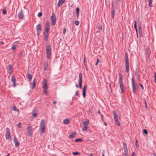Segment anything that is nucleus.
<instances>
[{"instance_id": "obj_1", "label": "nucleus", "mask_w": 156, "mask_h": 156, "mask_svg": "<svg viewBox=\"0 0 156 156\" xmlns=\"http://www.w3.org/2000/svg\"><path fill=\"white\" fill-rule=\"evenodd\" d=\"M45 127V124L44 120V119H42L41 121L40 126V128L41 130L40 135H42L44 133Z\"/></svg>"}, {"instance_id": "obj_2", "label": "nucleus", "mask_w": 156, "mask_h": 156, "mask_svg": "<svg viewBox=\"0 0 156 156\" xmlns=\"http://www.w3.org/2000/svg\"><path fill=\"white\" fill-rule=\"evenodd\" d=\"M125 67L126 72L129 73V63L128 55L127 53H125Z\"/></svg>"}, {"instance_id": "obj_3", "label": "nucleus", "mask_w": 156, "mask_h": 156, "mask_svg": "<svg viewBox=\"0 0 156 156\" xmlns=\"http://www.w3.org/2000/svg\"><path fill=\"white\" fill-rule=\"evenodd\" d=\"M46 53L47 58L50 59L51 55V48L50 45H47L46 47Z\"/></svg>"}, {"instance_id": "obj_4", "label": "nucleus", "mask_w": 156, "mask_h": 156, "mask_svg": "<svg viewBox=\"0 0 156 156\" xmlns=\"http://www.w3.org/2000/svg\"><path fill=\"white\" fill-rule=\"evenodd\" d=\"M114 117L115 119V121L116 124L119 126H120V123L119 121L118 120V116L117 114L115 113V111H113Z\"/></svg>"}, {"instance_id": "obj_5", "label": "nucleus", "mask_w": 156, "mask_h": 156, "mask_svg": "<svg viewBox=\"0 0 156 156\" xmlns=\"http://www.w3.org/2000/svg\"><path fill=\"white\" fill-rule=\"evenodd\" d=\"M51 19V25L53 26L55 25L56 23V18L55 14L54 13H52Z\"/></svg>"}, {"instance_id": "obj_6", "label": "nucleus", "mask_w": 156, "mask_h": 156, "mask_svg": "<svg viewBox=\"0 0 156 156\" xmlns=\"http://www.w3.org/2000/svg\"><path fill=\"white\" fill-rule=\"evenodd\" d=\"M79 80L78 83L79 85V87L80 88H82V74L81 73H79Z\"/></svg>"}, {"instance_id": "obj_7", "label": "nucleus", "mask_w": 156, "mask_h": 156, "mask_svg": "<svg viewBox=\"0 0 156 156\" xmlns=\"http://www.w3.org/2000/svg\"><path fill=\"white\" fill-rule=\"evenodd\" d=\"M19 43L18 41H16L14 42L12 44L11 49L14 52H15L17 48V47L18 46Z\"/></svg>"}, {"instance_id": "obj_8", "label": "nucleus", "mask_w": 156, "mask_h": 156, "mask_svg": "<svg viewBox=\"0 0 156 156\" xmlns=\"http://www.w3.org/2000/svg\"><path fill=\"white\" fill-rule=\"evenodd\" d=\"M36 29L37 31V34L38 35L41 33V24H38L36 26Z\"/></svg>"}, {"instance_id": "obj_9", "label": "nucleus", "mask_w": 156, "mask_h": 156, "mask_svg": "<svg viewBox=\"0 0 156 156\" xmlns=\"http://www.w3.org/2000/svg\"><path fill=\"white\" fill-rule=\"evenodd\" d=\"M32 128L31 126H29L27 127V132L28 134V136H32Z\"/></svg>"}, {"instance_id": "obj_10", "label": "nucleus", "mask_w": 156, "mask_h": 156, "mask_svg": "<svg viewBox=\"0 0 156 156\" xmlns=\"http://www.w3.org/2000/svg\"><path fill=\"white\" fill-rule=\"evenodd\" d=\"M18 17L20 19H22L24 17V15L23 14V11L21 9L19 12L18 15Z\"/></svg>"}, {"instance_id": "obj_11", "label": "nucleus", "mask_w": 156, "mask_h": 156, "mask_svg": "<svg viewBox=\"0 0 156 156\" xmlns=\"http://www.w3.org/2000/svg\"><path fill=\"white\" fill-rule=\"evenodd\" d=\"M132 84L133 92L134 94H135L136 93V87H135V84L134 82V79L133 77L132 78Z\"/></svg>"}, {"instance_id": "obj_12", "label": "nucleus", "mask_w": 156, "mask_h": 156, "mask_svg": "<svg viewBox=\"0 0 156 156\" xmlns=\"http://www.w3.org/2000/svg\"><path fill=\"white\" fill-rule=\"evenodd\" d=\"M13 141L15 144V146L16 147H18L20 145V143L19 141H18L17 138L16 136H15L13 139Z\"/></svg>"}, {"instance_id": "obj_13", "label": "nucleus", "mask_w": 156, "mask_h": 156, "mask_svg": "<svg viewBox=\"0 0 156 156\" xmlns=\"http://www.w3.org/2000/svg\"><path fill=\"white\" fill-rule=\"evenodd\" d=\"M120 85V87L121 90V92L122 93H124V87L123 82L119 83Z\"/></svg>"}, {"instance_id": "obj_14", "label": "nucleus", "mask_w": 156, "mask_h": 156, "mask_svg": "<svg viewBox=\"0 0 156 156\" xmlns=\"http://www.w3.org/2000/svg\"><path fill=\"white\" fill-rule=\"evenodd\" d=\"M8 70L9 73H12L13 72L12 66V65L9 64L8 67Z\"/></svg>"}, {"instance_id": "obj_15", "label": "nucleus", "mask_w": 156, "mask_h": 156, "mask_svg": "<svg viewBox=\"0 0 156 156\" xmlns=\"http://www.w3.org/2000/svg\"><path fill=\"white\" fill-rule=\"evenodd\" d=\"M86 85L84 87L83 90V97L85 98L86 96Z\"/></svg>"}, {"instance_id": "obj_16", "label": "nucleus", "mask_w": 156, "mask_h": 156, "mask_svg": "<svg viewBox=\"0 0 156 156\" xmlns=\"http://www.w3.org/2000/svg\"><path fill=\"white\" fill-rule=\"evenodd\" d=\"M44 39L46 41H47L49 37V34L44 33Z\"/></svg>"}, {"instance_id": "obj_17", "label": "nucleus", "mask_w": 156, "mask_h": 156, "mask_svg": "<svg viewBox=\"0 0 156 156\" xmlns=\"http://www.w3.org/2000/svg\"><path fill=\"white\" fill-rule=\"evenodd\" d=\"M138 31H139V34L140 36V37L142 36V30L141 28V26H139L138 27Z\"/></svg>"}, {"instance_id": "obj_18", "label": "nucleus", "mask_w": 156, "mask_h": 156, "mask_svg": "<svg viewBox=\"0 0 156 156\" xmlns=\"http://www.w3.org/2000/svg\"><path fill=\"white\" fill-rule=\"evenodd\" d=\"M47 80L46 79H44L43 80L42 83V87H47Z\"/></svg>"}, {"instance_id": "obj_19", "label": "nucleus", "mask_w": 156, "mask_h": 156, "mask_svg": "<svg viewBox=\"0 0 156 156\" xmlns=\"http://www.w3.org/2000/svg\"><path fill=\"white\" fill-rule=\"evenodd\" d=\"M42 87L43 89V92L45 94L47 95L48 94L47 90L48 89V87L47 86L46 87Z\"/></svg>"}, {"instance_id": "obj_20", "label": "nucleus", "mask_w": 156, "mask_h": 156, "mask_svg": "<svg viewBox=\"0 0 156 156\" xmlns=\"http://www.w3.org/2000/svg\"><path fill=\"white\" fill-rule=\"evenodd\" d=\"M48 68V63L47 62H45L44 64V71L47 70Z\"/></svg>"}, {"instance_id": "obj_21", "label": "nucleus", "mask_w": 156, "mask_h": 156, "mask_svg": "<svg viewBox=\"0 0 156 156\" xmlns=\"http://www.w3.org/2000/svg\"><path fill=\"white\" fill-rule=\"evenodd\" d=\"M65 1H58V4L57 6L58 7H59L61 5L63 4L65 2Z\"/></svg>"}, {"instance_id": "obj_22", "label": "nucleus", "mask_w": 156, "mask_h": 156, "mask_svg": "<svg viewBox=\"0 0 156 156\" xmlns=\"http://www.w3.org/2000/svg\"><path fill=\"white\" fill-rule=\"evenodd\" d=\"M76 134L75 132L74 133H71L69 136V137L70 139L74 138L76 136Z\"/></svg>"}, {"instance_id": "obj_23", "label": "nucleus", "mask_w": 156, "mask_h": 156, "mask_svg": "<svg viewBox=\"0 0 156 156\" xmlns=\"http://www.w3.org/2000/svg\"><path fill=\"white\" fill-rule=\"evenodd\" d=\"M119 83L123 82V79L122 78V76L120 73H119Z\"/></svg>"}, {"instance_id": "obj_24", "label": "nucleus", "mask_w": 156, "mask_h": 156, "mask_svg": "<svg viewBox=\"0 0 156 156\" xmlns=\"http://www.w3.org/2000/svg\"><path fill=\"white\" fill-rule=\"evenodd\" d=\"M32 75L30 74H28L27 78L28 79L29 81H30L32 79Z\"/></svg>"}, {"instance_id": "obj_25", "label": "nucleus", "mask_w": 156, "mask_h": 156, "mask_svg": "<svg viewBox=\"0 0 156 156\" xmlns=\"http://www.w3.org/2000/svg\"><path fill=\"white\" fill-rule=\"evenodd\" d=\"M5 137L6 139H11V136L10 135V133H6L5 135Z\"/></svg>"}, {"instance_id": "obj_26", "label": "nucleus", "mask_w": 156, "mask_h": 156, "mask_svg": "<svg viewBox=\"0 0 156 156\" xmlns=\"http://www.w3.org/2000/svg\"><path fill=\"white\" fill-rule=\"evenodd\" d=\"M69 122V121L68 119H65L63 121V123L65 124H67Z\"/></svg>"}, {"instance_id": "obj_27", "label": "nucleus", "mask_w": 156, "mask_h": 156, "mask_svg": "<svg viewBox=\"0 0 156 156\" xmlns=\"http://www.w3.org/2000/svg\"><path fill=\"white\" fill-rule=\"evenodd\" d=\"M50 30L49 28H45L44 32L43 33L48 34V32Z\"/></svg>"}, {"instance_id": "obj_28", "label": "nucleus", "mask_w": 156, "mask_h": 156, "mask_svg": "<svg viewBox=\"0 0 156 156\" xmlns=\"http://www.w3.org/2000/svg\"><path fill=\"white\" fill-rule=\"evenodd\" d=\"M114 13H115V10L114 9L113 7H112V12L111 13V16L112 17V19H114Z\"/></svg>"}, {"instance_id": "obj_29", "label": "nucleus", "mask_w": 156, "mask_h": 156, "mask_svg": "<svg viewBox=\"0 0 156 156\" xmlns=\"http://www.w3.org/2000/svg\"><path fill=\"white\" fill-rule=\"evenodd\" d=\"M134 28L135 29V30H136V33L137 34V37H138V33H137V28L136 23V21H135V23L134 24Z\"/></svg>"}, {"instance_id": "obj_30", "label": "nucleus", "mask_w": 156, "mask_h": 156, "mask_svg": "<svg viewBox=\"0 0 156 156\" xmlns=\"http://www.w3.org/2000/svg\"><path fill=\"white\" fill-rule=\"evenodd\" d=\"M45 28H50V23L48 21H46Z\"/></svg>"}, {"instance_id": "obj_31", "label": "nucleus", "mask_w": 156, "mask_h": 156, "mask_svg": "<svg viewBox=\"0 0 156 156\" xmlns=\"http://www.w3.org/2000/svg\"><path fill=\"white\" fill-rule=\"evenodd\" d=\"M125 156H128V152L127 149H124Z\"/></svg>"}, {"instance_id": "obj_32", "label": "nucleus", "mask_w": 156, "mask_h": 156, "mask_svg": "<svg viewBox=\"0 0 156 156\" xmlns=\"http://www.w3.org/2000/svg\"><path fill=\"white\" fill-rule=\"evenodd\" d=\"M11 80L12 82H16V79L13 75H12L11 76Z\"/></svg>"}, {"instance_id": "obj_33", "label": "nucleus", "mask_w": 156, "mask_h": 156, "mask_svg": "<svg viewBox=\"0 0 156 156\" xmlns=\"http://www.w3.org/2000/svg\"><path fill=\"white\" fill-rule=\"evenodd\" d=\"M89 123V121L88 120H87L86 121L83 122H82L83 124L85 125V126H86V125H87Z\"/></svg>"}, {"instance_id": "obj_34", "label": "nucleus", "mask_w": 156, "mask_h": 156, "mask_svg": "<svg viewBox=\"0 0 156 156\" xmlns=\"http://www.w3.org/2000/svg\"><path fill=\"white\" fill-rule=\"evenodd\" d=\"M35 79H36L35 78H34L33 79V88H34V87L35 86V85H36Z\"/></svg>"}, {"instance_id": "obj_35", "label": "nucleus", "mask_w": 156, "mask_h": 156, "mask_svg": "<svg viewBox=\"0 0 156 156\" xmlns=\"http://www.w3.org/2000/svg\"><path fill=\"white\" fill-rule=\"evenodd\" d=\"M87 127L86 126H83L82 128V130L83 131H85L87 130Z\"/></svg>"}, {"instance_id": "obj_36", "label": "nucleus", "mask_w": 156, "mask_h": 156, "mask_svg": "<svg viewBox=\"0 0 156 156\" xmlns=\"http://www.w3.org/2000/svg\"><path fill=\"white\" fill-rule=\"evenodd\" d=\"M72 154L73 155H80V153L77 152H73L72 153Z\"/></svg>"}, {"instance_id": "obj_37", "label": "nucleus", "mask_w": 156, "mask_h": 156, "mask_svg": "<svg viewBox=\"0 0 156 156\" xmlns=\"http://www.w3.org/2000/svg\"><path fill=\"white\" fill-rule=\"evenodd\" d=\"M12 110L13 111H16L17 112H19L18 109L16 108V106H14L12 107Z\"/></svg>"}, {"instance_id": "obj_38", "label": "nucleus", "mask_w": 156, "mask_h": 156, "mask_svg": "<svg viewBox=\"0 0 156 156\" xmlns=\"http://www.w3.org/2000/svg\"><path fill=\"white\" fill-rule=\"evenodd\" d=\"M82 141V139H79V138L76 139L75 140V141L76 142H78L79 141Z\"/></svg>"}, {"instance_id": "obj_39", "label": "nucleus", "mask_w": 156, "mask_h": 156, "mask_svg": "<svg viewBox=\"0 0 156 156\" xmlns=\"http://www.w3.org/2000/svg\"><path fill=\"white\" fill-rule=\"evenodd\" d=\"M143 133L145 134L146 135H147L148 134V131H147L146 129H144L143 130Z\"/></svg>"}, {"instance_id": "obj_40", "label": "nucleus", "mask_w": 156, "mask_h": 156, "mask_svg": "<svg viewBox=\"0 0 156 156\" xmlns=\"http://www.w3.org/2000/svg\"><path fill=\"white\" fill-rule=\"evenodd\" d=\"M135 74L136 76L140 75L137 69H136V71L135 72Z\"/></svg>"}, {"instance_id": "obj_41", "label": "nucleus", "mask_w": 156, "mask_h": 156, "mask_svg": "<svg viewBox=\"0 0 156 156\" xmlns=\"http://www.w3.org/2000/svg\"><path fill=\"white\" fill-rule=\"evenodd\" d=\"M6 133H10V130H9V129L8 128H7L6 129Z\"/></svg>"}, {"instance_id": "obj_42", "label": "nucleus", "mask_w": 156, "mask_h": 156, "mask_svg": "<svg viewBox=\"0 0 156 156\" xmlns=\"http://www.w3.org/2000/svg\"><path fill=\"white\" fill-rule=\"evenodd\" d=\"M123 149H127V146L126 144L125 143H123Z\"/></svg>"}, {"instance_id": "obj_43", "label": "nucleus", "mask_w": 156, "mask_h": 156, "mask_svg": "<svg viewBox=\"0 0 156 156\" xmlns=\"http://www.w3.org/2000/svg\"><path fill=\"white\" fill-rule=\"evenodd\" d=\"M135 145L137 149L138 148L139 145L138 143L137 140H136V143H135Z\"/></svg>"}, {"instance_id": "obj_44", "label": "nucleus", "mask_w": 156, "mask_h": 156, "mask_svg": "<svg viewBox=\"0 0 156 156\" xmlns=\"http://www.w3.org/2000/svg\"><path fill=\"white\" fill-rule=\"evenodd\" d=\"M2 13L4 14V15H6V13H7V12H6V9H4L3 10V11H2Z\"/></svg>"}, {"instance_id": "obj_45", "label": "nucleus", "mask_w": 156, "mask_h": 156, "mask_svg": "<svg viewBox=\"0 0 156 156\" xmlns=\"http://www.w3.org/2000/svg\"><path fill=\"white\" fill-rule=\"evenodd\" d=\"M152 1H149V6L150 7H151L152 6Z\"/></svg>"}, {"instance_id": "obj_46", "label": "nucleus", "mask_w": 156, "mask_h": 156, "mask_svg": "<svg viewBox=\"0 0 156 156\" xmlns=\"http://www.w3.org/2000/svg\"><path fill=\"white\" fill-rule=\"evenodd\" d=\"M75 23L76 25H78L79 24V22L77 20H75Z\"/></svg>"}, {"instance_id": "obj_47", "label": "nucleus", "mask_w": 156, "mask_h": 156, "mask_svg": "<svg viewBox=\"0 0 156 156\" xmlns=\"http://www.w3.org/2000/svg\"><path fill=\"white\" fill-rule=\"evenodd\" d=\"M98 30H101L102 29V27L101 26H99L98 27Z\"/></svg>"}, {"instance_id": "obj_48", "label": "nucleus", "mask_w": 156, "mask_h": 156, "mask_svg": "<svg viewBox=\"0 0 156 156\" xmlns=\"http://www.w3.org/2000/svg\"><path fill=\"white\" fill-rule=\"evenodd\" d=\"M42 13L41 12H39L37 14V16L40 17L42 16Z\"/></svg>"}, {"instance_id": "obj_49", "label": "nucleus", "mask_w": 156, "mask_h": 156, "mask_svg": "<svg viewBox=\"0 0 156 156\" xmlns=\"http://www.w3.org/2000/svg\"><path fill=\"white\" fill-rule=\"evenodd\" d=\"M37 114L35 113H34L33 114V115H32V116L34 117V118H35V117H36L37 116Z\"/></svg>"}, {"instance_id": "obj_50", "label": "nucleus", "mask_w": 156, "mask_h": 156, "mask_svg": "<svg viewBox=\"0 0 156 156\" xmlns=\"http://www.w3.org/2000/svg\"><path fill=\"white\" fill-rule=\"evenodd\" d=\"M99 62V58H97V62L95 64L96 66H97V64H98V63Z\"/></svg>"}, {"instance_id": "obj_51", "label": "nucleus", "mask_w": 156, "mask_h": 156, "mask_svg": "<svg viewBox=\"0 0 156 156\" xmlns=\"http://www.w3.org/2000/svg\"><path fill=\"white\" fill-rule=\"evenodd\" d=\"M144 103L145 105V107L146 108H147V104L146 101L144 99Z\"/></svg>"}, {"instance_id": "obj_52", "label": "nucleus", "mask_w": 156, "mask_h": 156, "mask_svg": "<svg viewBox=\"0 0 156 156\" xmlns=\"http://www.w3.org/2000/svg\"><path fill=\"white\" fill-rule=\"evenodd\" d=\"M76 13H79L80 11V9L79 8L77 7L76 9Z\"/></svg>"}, {"instance_id": "obj_53", "label": "nucleus", "mask_w": 156, "mask_h": 156, "mask_svg": "<svg viewBox=\"0 0 156 156\" xmlns=\"http://www.w3.org/2000/svg\"><path fill=\"white\" fill-rule=\"evenodd\" d=\"M66 30L65 28H64L63 30V34L64 35H65L66 34Z\"/></svg>"}, {"instance_id": "obj_54", "label": "nucleus", "mask_w": 156, "mask_h": 156, "mask_svg": "<svg viewBox=\"0 0 156 156\" xmlns=\"http://www.w3.org/2000/svg\"><path fill=\"white\" fill-rule=\"evenodd\" d=\"M136 79L139 80L140 79V75H138L136 76Z\"/></svg>"}, {"instance_id": "obj_55", "label": "nucleus", "mask_w": 156, "mask_h": 156, "mask_svg": "<svg viewBox=\"0 0 156 156\" xmlns=\"http://www.w3.org/2000/svg\"><path fill=\"white\" fill-rule=\"evenodd\" d=\"M18 126L19 128L21 127V123L20 122H19L18 124Z\"/></svg>"}, {"instance_id": "obj_56", "label": "nucleus", "mask_w": 156, "mask_h": 156, "mask_svg": "<svg viewBox=\"0 0 156 156\" xmlns=\"http://www.w3.org/2000/svg\"><path fill=\"white\" fill-rule=\"evenodd\" d=\"M131 156H136V154L134 152H133L132 153Z\"/></svg>"}, {"instance_id": "obj_57", "label": "nucleus", "mask_w": 156, "mask_h": 156, "mask_svg": "<svg viewBox=\"0 0 156 156\" xmlns=\"http://www.w3.org/2000/svg\"><path fill=\"white\" fill-rule=\"evenodd\" d=\"M4 42L2 41H0V45L3 44H4Z\"/></svg>"}, {"instance_id": "obj_58", "label": "nucleus", "mask_w": 156, "mask_h": 156, "mask_svg": "<svg viewBox=\"0 0 156 156\" xmlns=\"http://www.w3.org/2000/svg\"><path fill=\"white\" fill-rule=\"evenodd\" d=\"M75 96H78V91H77L76 92L75 94Z\"/></svg>"}, {"instance_id": "obj_59", "label": "nucleus", "mask_w": 156, "mask_h": 156, "mask_svg": "<svg viewBox=\"0 0 156 156\" xmlns=\"http://www.w3.org/2000/svg\"><path fill=\"white\" fill-rule=\"evenodd\" d=\"M140 86L141 87V88H142V89L143 90L144 89V87H143V85L141 84H140Z\"/></svg>"}, {"instance_id": "obj_60", "label": "nucleus", "mask_w": 156, "mask_h": 156, "mask_svg": "<svg viewBox=\"0 0 156 156\" xmlns=\"http://www.w3.org/2000/svg\"><path fill=\"white\" fill-rule=\"evenodd\" d=\"M16 82H15L14 83V82H12L13 83V87H16Z\"/></svg>"}, {"instance_id": "obj_61", "label": "nucleus", "mask_w": 156, "mask_h": 156, "mask_svg": "<svg viewBox=\"0 0 156 156\" xmlns=\"http://www.w3.org/2000/svg\"><path fill=\"white\" fill-rule=\"evenodd\" d=\"M154 78H155V77L156 78V73L155 72H154Z\"/></svg>"}, {"instance_id": "obj_62", "label": "nucleus", "mask_w": 156, "mask_h": 156, "mask_svg": "<svg viewBox=\"0 0 156 156\" xmlns=\"http://www.w3.org/2000/svg\"><path fill=\"white\" fill-rule=\"evenodd\" d=\"M56 102H57L56 101H54L53 102V104H55L56 103Z\"/></svg>"}, {"instance_id": "obj_63", "label": "nucleus", "mask_w": 156, "mask_h": 156, "mask_svg": "<svg viewBox=\"0 0 156 156\" xmlns=\"http://www.w3.org/2000/svg\"><path fill=\"white\" fill-rule=\"evenodd\" d=\"M154 82L155 83H156V78L155 77L154 78Z\"/></svg>"}, {"instance_id": "obj_64", "label": "nucleus", "mask_w": 156, "mask_h": 156, "mask_svg": "<svg viewBox=\"0 0 156 156\" xmlns=\"http://www.w3.org/2000/svg\"><path fill=\"white\" fill-rule=\"evenodd\" d=\"M153 154L154 155V156H156V154L155 153H153Z\"/></svg>"}]
</instances>
